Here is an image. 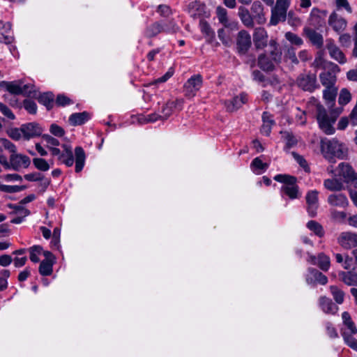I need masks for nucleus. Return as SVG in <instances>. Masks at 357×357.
I'll return each instance as SVG.
<instances>
[{
  "instance_id": "f257e3e1",
  "label": "nucleus",
  "mask_w": 357,
  "mask_h": 357,
  "mask_svg": "<svg viewBox=\"0 0 357 357\" xmlns=\"http://www.w3.org/2000/svg\"><path fill=\"white\" fill-rule=\"evenodd\" d=\"M310 103L314 106L316 118L321 130L326 135L333 134L335 132L333 124L338 115L342 112V109H339L337 112L331 111L328 113L325 107L314 98H312Z\"/></svg>"
},
{
  "instance_id": "f03ea898",
  "label": "nucleus",
  "mask_w": 357,
  "mask_h": 357,
  "mask_svg": "<svg viewBox=\"0 0 357 357\" xmlns=\"http://www.w3.org/2000/svg\"><path fill=\"white\" fill-rule=\"evenodd\" d=\"M321 151L326 158L332 161L334 158H344L347 149L343 144L335 138L331 139L324 138L321 140Z\"/></svg>"
},
{
  "instance_id": "7ed1b4c3",
  "label": "nucleus",
  "mask_w": 357,
  "mask_h": 357,
  "mask_svg": "<svg viewBox=\"0 0 357 357\" xmlns=\"http://www.w3.org/2000/svg\"><path fill=\"white\" fill-rule=\"evenodd\" d=\"M273 178L275 181L283 183L280 188L282 196L286 195L290 199H299L301 197V192L296 183V177L288 174H277Z\"/></svg>"
},
{
  "instance_id": "20e7f679",
  "label": "nucleus",
  "mask_w": 357,
  "mask_h": 357,
  "mask_svg": "<svg viewBox=\"0 0 357 357\" xmlns=\"http://www.w3.org/2000/svg\"><path fill=\"white\" fill-rule=\"evenodd\" d=\"M296 84L303 91L310 93L320 88L317 75L310 72L300 74L296 78Z\"/></svg>"
},
{
  "instance_id": "39448f33",
  "label": "nucleus",
  "mask_w": 357,
  "mask_h": 357,
  "mask_svg": "<svg viewBox=\"0 0 357 357\" xmlns=\"http://www.w3.org/2000/svg\"><path fill=\"white\" fill-rule=\"evenodd\" d=\"M340 71V67L337 64L331 62L324 68V71L319 74L321 84L325 87L335 86L337 81V74Z\"/></svg>"
},
{
  "instance_id": "423d86ee",
  "label": "nucleus",
  "mask_w": 357,
  "mask_h": 357,
  "mask_svg": "<svg viewBox=\"0 0 357 357\" xmlns=\"http://www.w3.org/2000/svg\"><path fill=\"white\" fill-rule=\"evenodd\" d=\"M290 5V0H276L275 7L272 9L270 23L277 25L280 22L285 21L287 11Z\"/></svg>"
},
{
  "instance_id": "0eeeda50",
  "label": "nucleus",
  "mask_w": 357,
  "mask_h": 357,
  "mask_svg": "<svg viewBox=\"0 0 357 357\" xmlns=\"http://www.w3.org/2000/svg\"><path fill=\"white\" fill-rule=\"evenodd\" d=\"M203 77L200 74H195L191 76L183 85V93L186 98L195 97L202 88Z\"/></svg>"
},
{
  "instance_id": "6e6552de",
  "label": "nucleus",
  "mask_w": 357,
  "mask_h": 357,
  "mask_svg": "<svg viewBox=\"0 0 357 357\" xmlns=\"http://www.w3.org/2000/svg\"><path fill=\"white\" fill-rule=\"evenodd\" d=\"M30 164L31 160L27 155L15 153L10 155L8 167H6V169H12L15 171H19L22 168H27Z\"/></svg>"
},
{
  "instance_id": "1a4fd4ad",
  "label": "nucleus",
  "mask_w": 357,
  "mask_h": 357,
  "mask_svg": "<svg viewBox=\"0 0 357 357\" xmlns=\"http://www.w3.org/2000/svg\"><path fill=\"white\" fill-rule=\"evenodd\" d=\"M251 37L248 31L242 30L238 32L236 38V51L240 56H244L251 47Z\"/></svg>"
},
{
  "instance_id": "9d476101",
  "label": "nucleus",
  "mask_w": 357,
  "mask_h": 357,
  "mask_svg": "<svg viewBox=\"0 0 357 357\" xmlns=\"http://www.w3.org/2000/svg\"><path fill=\"white\" fill-rule=\"evenodd\" d=\"M328 23L337 33H342L347 25V20L335 11L330 15Z\"/></svg>"
},
{
  "instance_id": "9b49d317",
  "label": "nucleus",
  "mask_w": 357,
  "mask_h": 357,
  "mask_svg": "<svg viewBox=\"0 0 357 357\" xmlns=\"http://www.w3.org/2000/svg\"><path fill=\"white\" fill-rule=\"evenodd\" d=\"M318 191L316 190L307 192L305 199L307 204V213L310 216L314 217L317 215L319 207L318 204Z\"/></svg>"
},
{
  "instance_id": "f8f14e48",
  "label": "nucleus",
  "mask_w": 357,
  "mask_h": 357,
  "mask_svg": "<svg viewBox=\"0 0 357 357\" xmlns=\"http://www.w3.org/2000/svg\"><path fill=\"white\" fill-rule=\"evenodd\" d=\"M326 48L328 50V53L332 59L336 60L341 64H344L347 62L345 55L335 44L333 40L328 39L326 40Z\"/></svg>"
},
{
  "instance_id": "ddd939ff",
  "label": "nucleus",
  "mask_w": 357,
  "mask_h": 357,
  "mask_svg": "<svg viewBox=\"0 0 357 357\" xmlns=\"http://www.w3.org/2000/svg\"><path fill=\"white\" fill-rule=\"evenodd\" d=\"M21 126L23 137L27 140L40 135L43 132L42 128L36 123H29Z\"/></svg>"
},
{
  "instance_id": "4468645a",
  "label": "nucleus",
  "mask_w": 357,
  "mask_h": 357,
  "mask_svg": "<svg viewBox=\"0 0 357 357\" xmlns=\"http://www.w3.org/2000/svg\"><path fill=\"white\" fill-rule=\"evenodd\" d=\"M337 242L345 249L357 247V234L351 232H342L338 237Z\"/></svg>"
},
{
  "instance_id": "2eb2a0df",
  "label": "nucleus",
  "mask_w": 357,
  "mask_h": 357,
  "mask_svg": "<svg viewBox=\"0 0 357 357\" xmlns=\"http://www.w3.org/2000/svg\"><path fill=\"white\" fill-rule=\"evenodd\" d=\"M253 41L257 49H263L267 45L268 34L261 27L256 28L253 34Z\"/></svg>"
},
{
  "instance_id": "dca6fc26",
  "label": "nucleus",
  "mask_w": 357,
  "mask_h": 357,
  "mask_svg": "<svg viewBox=\"0 0 357 357\" xmlns=\"http://www.w3.org/2000/svg\"><path fill=\"white\" fill-rule=\"evenodd\" d=\"M309 273L306 276V282L308 284H315L316 282L324 285L328 282L327 277L322 273L315 268H309Z\"/></svg>"
},
{
  "instance_id": "f3484780",
  "label": "nucleus",
  "mask_w": 357,
  "mask_h": 357,
  "mask_svg": "<svg viewBox=\"0 0 357 357\" xmlns=\"http://www.w3.org/2000/svg\"><path fill=\"white\" fill-rule=\"evenodd\" d=\"M303 32L314 46L318 49L322 48L324 45V38L320 33L309 27L304 28Z\"/></svg>"
},
{
  "instance_id": "a211bd4d",
  "label": "nucleus",
  "mask_w": 357,
  "mask_h": 357,
  "mask_svg": "<svg viewBox=\"0 0 357 357\" xmlns=\"http://www.w3.org/2000/svg\"><path fill=\"white\" fill-rule=\"evenodd\" d=\"M205 9V5L199 1H192L188 6V13L193 19L203 17L206 13Z\"/></svg>"
},
{
  "instance_id": "6ab92c4d",
  "label": "nucleus",
  "mask_w": 357,
  "mask_h": 357,
  "mask_svg": "<svg viewBox=\"0 0 357 357\" xmlns=\"http://www.w3.org/2000/svg\"><path fill=\"white\" fill-rule=\"evenodd\" d=\"M248 101V96L245 93H241L239 96L233 98L231 100L225 102V107L228 112H232L240 107Z\"/></svg>"
},
{
  "instance_id": "aec40b11",
  "label": "nucleus",
  "mask_w": 357,
  "mask_h": 357,
  "mask_svg": "<svg viewBox=\"0 0 357 357\" xmlns=\"http://www.w3.org/2000/svg\"><path fill=\"white\" fill-rule=\"evenodd\" d=\"M343 327L341 329V334L345 332L349 334H356L357 328L355 323L352 321L350 314L348 312H344L342 314Z\"/></svg>"
},
{
  "instance_id": "412c9836",
  "label": "nucleus",
  "mask_w": 357,
  "mask_h": 357,
  "mask_svg": "<svg viewBox=\"0 0 357 357\" xmlns=\"http://www.w3.org/2000/svg\"><path fill=\"white\" fill-rule=\"evenodd\" d=\"M327 202L331 206L345 208L348 206L349 202L345 195L342 193H333L328 197Z\"/></svg>"
},
{
  "instance_id": "4be33fe9",
  "label": "nucleus",
  "mask_w": 357,
  "mask_h": 357,
  "mask_svg": "<svg viewBox=\"0 0 357 357\" xmlns=\"http://www.w3.org/2000/svg\"><path fill=\"white\" fill-rule=\"evenodd\" d=\"M339 277L347 285L357 286V266L349 271H340Z\"/></svg>"
},
{
  "instance_id": "5701e85b",
  "label": "nucleus",
  "mask_w": 357,
  "mask_h": 357,
  "mask_svg": "<svg viewBox=\"0 0 357 357\" xmlns=\"http://www.w3.org/2000/svg\"><path fill=\"white\" fill-rule=\"evenodd\" d=\"M339 176L343 178L346 183H350L356 172L353 167L348 163L341 162L338 165Z\"/></svg>"
},
{
  "instance_id": "b1692460",
  "label": "nucleus",
  "mask_w": 357,
  "mask_h": 357,
  "mask_svg": "<svg viewBox=\"0 0 357 357\" xmlns=\"http://www.w3.org/2000/svg\"><path fill=\"white\" fill-rule=\"evenodd\" d=\"M277 61H273L267 54H261L258 57V66L264 71H273Z\"/></svg>"
},
{
  "instance_id": "393cba45",
  "label": "nucleus",
  "mask_w": 357,
  "mask_h": 357,
  "mask_svg": "<svg viewBox=\"0 0 357 357\" xmlns=\"http://www.w3.org/2000/svg\"><path fill=\"white\" fill-rule=\"evenodd\" d=\"M251 11L254 20H255L258 24H261L266 22L264 13V7L260 1H256L253 2L251 7Z\"/></svg>"
},
{
  "instance_id": "a878e982",
  "label": "nucleus",
  "mask_w": 357,
  "mask_h": 357,
  "mask_svg": "<svg viewBox=\"0 0 357 357\" xmlns=\"http://www.w3.org/2000/svg\"><path fill=\"white\" fill-rule=\"evenodd\" d=\"M264 54H267L273 61L280 63L282 59V51L275 40H271L269 42L268 50Z\"/></svg>"
},
{
  "instance_id": "bb28decb",
  "label": "nucleus",
  "mask_w": 357,
  "mask_h": 357,
  "mask_svg": "<svg viewBox=\"0 0 357 357\" xmlns=\"http://www.w3.org/2000/svg\"><path fill=\"white\" fill-rule=\"evenodd\" d=\"M311 262L313 264H317L322 271H327L331 265V260L329 257L326 255L324 253H320L317 257L314 256H310Z\"/></svg>"
},
{
  "instance_id": "cd10ccee",
  "label": "nucleus",
  "mask_w": 357,
  "mask_h": 357,
  "mask_svg": "<svg viewBox=\"0 0 357 357\" xmlns=\"http://www.w3.org/2000/svg\"><path fill=\"white\" fill-rule=\"evenodd\" d=\"M319 305L325 313L333 314L338 310V307L336 304H335L331 299L326 296H321L319 298Z\"/></svg>"
},
{
  "instance_id": "c85d7f7f",
  "label": "nucleus",
  "mask_w": 357,
  "mask_h": 357,
  "mask_svg": "<svg viewBox=\"0 0 357 357\" xmlns=\"http://www.w3.org/2000/svg\"><path fill=\"white\" fill-rule=\"evenodd\" d=\"M63 151L61 153L58 160L67 167H71L74 163V157L70 146L66 144L62 146Z\"/></svg>"
},
{
  "instance_id": "c756f323",
  "label": "nucleus",
  "mask_w": 357,
  "mask_h": 357,
  "mask_svg": "<svg viewBox=\"0 0 357 357\" xmlns=\"http://www.w3.org/2000/svg\"><path fill=\"white\" fill-rule=\"evenodd\" d=\"M90 119V115L87 112L72 114L68 119L71 126H81L85 123Z\"/></svg>"
},
{
  "instance_id": "7c9ffc66",
  "label": "nucleus",
  "mask_w": 357,
  "mask_h": 357,
  "mask_svg": "<svg viewBox=\"0 0 357 357\" xmlns=\"http://www.w3.org/2000/svg\"><path fill=\"white\" fill-rule=\"evenodd\" d=\"M238 17H240L242 23L248 28H252L255 25L254 18L250 14L249 10L243 7L240 6L238 8Z\"/></svg>"
},
{
  "instance_id": "2f4dec72",
  "label": "nucleus",
  "mask_w": 357,
  "mask_h": 357,
  "mask_svg": "<svg viewBox=\"0 0 357 357\" xmlns=\"http://www.w3.org/2000/svg\"><path fill=\"white\" fill-rule=\"evenodd\" d=\"M75 172H80L84 166L86 155L84 149L81 146H77L75 149Z\"/></svg>"
},
{
  "instance_id": "473e14b6",
  "label": "nucleus",
  "mask_w": 357,
  "mask_h": 357,
  "mask_svg": "<svg viewBox=\"0 0 357 357\" xmlns=\"http://www.w3.org/2000/svg\"><path fill=\"white\" fill-rule=\"evenodd\" d=\"M38 102L45 106L47 110H50L54 102V95L52 92H46L38 97Z\"/></svg>"
},
{
  "instance_id": "72a5a7b5",
  "label": "nucleus",
  "mask_w": 357,
  "mask_h": 357,
  "mask_svg": "<svg viewBox=\"0 0 357 357\" xmlns=\"http://www.w3.org/2000/svg\"><path fill=\"white\" fill-rule=\"evenodd\" d=\"M280 134L282 135L283 139L285 141V151L289 150L297 144V139L291 132L281 131Z\"/></svg>"
},
{
  "instance_id": "f704fd0d",
  "label": "nucleus",
  "mask_w": 357,
  "mask_h": 357,
  "mask_svg": "<svg viewBox=\"0 0 357 357\" xmlns=\"http://www.w3.org/2000/svg\"><path fill=\"white\" fill-rule=\"evenodd\" d=\"M324 186L330 191H341L344 188L342 183L337 178L325 179Z\"/></svg>"
},
{
  "instance_id": "c9c22d12",
  "label": "nucleus",
  "mask_w": 357,
  "mask_h": 357,
  "mask_svg": "<svg viewBox=\"0 0 357 357\" xmlns=\"http://www.w3.org/2000/svg\"><path fill=\"white\" fill-rule=\"evenodd\" d=\"M0 86H5L6 90L13 95H22V91L21 85L16 82H0Z\"/></svg>"
},
{
  "instance_id": "e433bc0d",
  "label": "nucleus",
  "mask_w": 357,
  "mask_h": 357,
  "mask_svg": "<svg viewBox=\"0 0 357 357\" xmlns=\"http://www.w3.org/2000/svg\"><path fill=\"white\" fill-rule=\"evenodd\" d=\"M161 32H162V22H155L146 28L145 34L148 38H153Z\"/></svg>"
},
{
  "instance_id": "4c0bfd02",
  "label": "nucleus",
  "mask_w": 357,
  "mask_h": 357,
  "mask_svg": "<svg viewBox=\"0 0 357 357\" xmlns=\"http://www.w3.org/2000/svg\"><path fill=\"white\" fill-rule=\"evenodd\" d=\"M337 93V89L335 86H327L323 91V97L328 104H331L335 102Z\"/></svg>"
},
{
  "instance_id": "58836bf2",
  "label": "nucleus",
  "mask_w": 357,
  "mask_h": 357,
  "mask_svg": "<svg viewBox=\"0 0 357 357\" xmlns=\"http://www.w3.org/2000/svg\"><path fill=\"white\" fill-rule=\"evenodd\" d=\"M176 103L174 101H168L162 107L161 113L162 120L167 119L172 114L174 108L176 107Z\"/></svg>"
},
{
  "instance_id": "ea45409f",
  "label": "nucleus",
  "mask_w": 357,
  "mask_h": 357,
  "mask_svg": "<svg viewBox=\"0 0 357 357\" xmlns=\"http://www.w3.org/2000/svg\"><path fill=\"white\" fill-rule=\"evenodd\" d=\"M307 227L314 233L319 237H322L324 235V230L323 227L317 221L310 220L307 223Z\"/></svg>"
},
{
  "instance_id": "a19ab883",
  "label": "nucleus",
  "mask_w": 357,
  "mask_h": 357,
  "mask_svg": "<svg viewBox=\"0 0 357 357\" xmlns=\"http://www.w3.org/2000/svg\"><path fill=\"white\" fill-rule=\"evenodd\" d=\"M161 22L162 24V32L167 33H176L180 31L179 26L174 20Z\"/></svg>"
},
{
  "instance_id": "79ce46f5",
  "label": "nucleus",
  "mask_w": 357,
  "mask_h": 357,
  "mask_svg": "<svg viewBox=\"0 0 357 357\" xmlns=\"http://www.w3.org/2000/svg\"><path fill=\"white\" fill-rule=\"evenodd\" d=\"M330 290L335 302L337 304H342L344 299V291L337 286H331Z\"/></svg>"
},
{
  "instance_id": "37998d69",
  "label": "nucleus",
  "mask_w": 357,
  "mask_h": 357,
  "mask_svg": "<svg viewBox=\"0 0 357 357\" xmlns=\"http://www.w3.org/2000/svg\"><path fill=\"white\" fill-rule=\"evenodd\" d=\"M54 263L48 262L47 261H42L39 266V273L41 275L47 276L50 275L53 271Z\"/></svg>"
},
{
  "instance_id": "c03bdc74",
  "label": "nucleus",
  "mask_w": 357,
  "mask_h": 357,
  "mask_svg": "<svg viewBox=\"0 0 357 357\" xmlns=\"http://www.w3.org/2000/svg\"><path fill=\"white\" fill-rule=\"evenodd\" d=\"M251 167H254L255 172L257 174H261L262 172H264L268 167V164L264 163L259 158H255L252 163Z\"/></svg>"
},
{
  "instance_id": "a18cd8bd",
  "label": "nucleus",
  "mask_w": 357,
  "mask_h": 357,
  "mask_svg": "<svg viewBox=\"0 0 357 357\" xmlns=\"http://www.w3.org/2000/svg\"><path fill=\"white\" fill-rule=\"evenodd\" d=\"M33 164L37 169L41 172H47L50 168L49 163L41 158H34L33 159Z\"/></svg>"
},
{
  "instance_id": "49530a36",
  "label": "nucleus",
  "mask_w": 357,
  "mask_h": 357,
  "mask_svg": "<svg viewBox=\"0 0 357 357\" xmlns=\"http://www.w3.org/2000/svg\"><path fill=\"white\" fill-rule=\"evenodd\" d=\"M216 14L219 22L221 24H222L225 26H227L229 24V20L227 18V10L222 6H218L216 8Z\"/></svg>"
},
{
  "instance_id": "de8ad7c7",
  "label": "nucleus",
  "mask_w": 357,
  "mask_h": 357,
  "mask_svg": "<svg viewBox=\"0 0 357 357\" xmlns=\"http://www.w3.org/2000/svg\"><path fill=\"white\" fill-rule=\"evenodd\" d=\"M351 100V94L349 91V90L346 88L341 89L339 98L338 102L341 105H345L349 103Z\"/></svg>"
},
{
  "instance_id": "09e8293b",
  "label": "nucleus",
  "mask_w": 357,
  "mask_h": 357,
  "mask_svg": "<svg viewBox=\"0 0 357 357\" xmlns=\"http://www.w3.org/2000/svg\"><path fill=\"white\" fill-rule=\"evenodd\" d=\"M10 28H11V25L8 22L4 25V29H5L6 33L7 34H5L3 32H0V42L1 43H5V44H10L13 42V38L8 32V31L10 30Z\"/></svg>"
},
{
  "instance_id": "8fccbe9b",
  "label": "nucleus",
  "mask_w": 357,
  "mask_h": 357,
  "mask_svg": "<svg viewBox=\"0 0 357 357\" xmlns=\"http://www.w3.org/2000/svg\"><path fill=\"white\" fill-rule=\"evenodd\" d=\"M26 187L25 185H1L0 190L8 193H14L21 192L25 190Z\"/></svg>"
},
{
  "instance_id": "3c124183",
  "label": "nucleus",
  "mask_w": 357,
  "mask_h": 357,
  "mask_svg": "<svg viewBox=\"0 0 357 357\" xmlns=\"http://www.w3.org/2000/svg\"><path fill=\"white\" fill-rule=\"evenodd\" d=\"M43 251V248L40 245H33L29 248L30 252V259L34 263L39 261V257H38Z\"/></svg>"
},
{
  "instance_id": "603ef678",
  "label": "nucleus",
  "mask_w": 357,
  "mask_h": 357,
  "mask_svg": "<svg viewBox=\"0 0 357 357\" xmlns=\"http://www.w3.org/2000/svg\"><path fill=\"white\" fill-rule=\"evenodd\" d=\"M354 334H349L347 333H344L343 339L345 342V343L351 349H354L355 351H357V340H356L353 335Z\"/></svg>"
},
{
  "instance_id": "864d4df0",
  "label": "nucleus",
  "mask_w": 357,
  "mask_h": 357,
  "mask_svg": "<svg viewBox=\"0 0 357 357\" xmlns=\"http://www.w3.org/2000/svg\"><path fill=\"white\" fill-rule=\"evenodd\" d=\"M22 91V95L27 97L35 98L36 96V91L35 90V86L33 84H24L21 86Z\"/></svg>"
},
{
  "instance_id": "5fc2aeb1",
  "label": "nucleus",
  "mask_w": 357,
  "mask_h": 357,
  "mask_svg": "<svg viewBox=\"0 0 357 357\" xmlns=\"http://www.w3.org/2000/svg\"><path fill=\"white\" fill-rule=\"evenodd\" d=\"M285 38L291 43L297 46H301L303 43L302 38L292 32H287Z\"/></svg>"
},
{
  "instance_id": "6e6d98bb",
  "label": "nucleus",
  "mask_w": 357,
  "mask_h": 357,
  "mask_svg": "<svg viewBox=\"0 0 357 357\" xmlns=\"http://www.w3.org/2000/svg\"><path fill=\"white\" fill-rule=\"evenodd\" d=\"M24 109L31 114H35L37 112V105L36 102L31 100L26 99L23 102Z\"/></svg>"
},
{
  "instance_id": "4d7b16f0",
  "label": "nucleus",
  "mask_w": 357,
  "mask_h": 357,
  "mask_svg": "<svg viewBox=\"0 0 357 357\" xmlns=\"http://www.w3.org/2000/svg\"><path fill=\"white\" fill-rule=\"evenodd\" d=\"M292 155L294 156L296 161L300 165L301 167L304 169L306 172H310V167L307 165L306 160L301 155L298 154L296 152H292Z\"/></svg>"
},
{
  "instance_id": "13d9d810",
  "label": "nucleus",
  "mask_w": 357,
  "mask_h": 357,
  "mask_svg": "<svg viewBox=\"0 0 357 357\" xmlns=\"http://www.w3.org/2000/svg\"><path fill=\"white\" fill-rule=\"evenodd\" d=\"M158 120H162V116L157 113H152L146 116H144L139 119L141 123H153Z\"/></svg>"
},
{
  "instance_id": "bf43d9fd",
  "label": "nucleus",
  "mask_w": 357,
  "mask_h": 357,
  "mask_svg": "<svg viewBox=\"0 0 357 357\" xmlns=\"http://www.w3.org/2000/svg\"><path fill=\"white\" fill-rule=\"evenodd\" d=\"M55 103L58 106L64 107L66 105L73 103L72 100L63 94L57 96Z\"/></svg>"
},
{
  "instance_id": "052dcab7",
  "label": "nucleus",
  "mask_w": 357,
  "mask_h": 357,
  "mask_svg": "<svg viewBox=\"0 0 357 357\" xmlns=\"http://www.w3.org/2000/svg\"><path fill=\"white\" fill-rule=\"evenodd\" d=\"M8 136L14 140H19L22 137V126L20 128H11L7 132Z\"/></svg>"
},
{
  "instance_id": "680f3d73",
  "label": "nucleus",
  "mask_w": 357,
  "mask_h": 357,
  "mask_svg": "<svg viewBox=\"0 0 357 357\" xmlns=\"http://www.w3.org/2000/svg\"><path fill=\"white\" fill-rule=\"evenodd\" d=\"M156 11L164 17H168L172 15V10L170 7L165 4L158 6Z\"/></svg>"
},
{
  "instance_id": "e2e57ef3",
  "label": "nucleus",
  "mask_w": 357,
  "mask_h": 357,
  "mask_svg": "<svg viewBox=\"0 0 357 357\" xmlns=\"http://www.w3.org/2000/svg\"><path fill=\"white\" fill-rule=\"evenodd\" d=\"M44 175L39 172H33L24 175V178L28 181H40L43 180Z\"/></svg>"
},
{
  "instance_id": "0e129e2a",
  "label": "nucleus",
  "mask_w": 357,
  "mask_h": 357,
  "mask_svg": "<svg viewBox=\"0 0 357 357\" xmlns=\"http://www.w3.org/2000/svg\"><path fill=\"white\" fill-rule=\"evenodd\" d=\"M0 142H1L2 146L7 150H8L12 154H14L16 153V146L15 145L12 143L10 141L6 138H1L0 139Z\"/></svg>"
},
{
  "instance_id": "69168bd1",
  "label": "nucleus",
  "mask_w": 357,
  "mask_h": 357,
  "mask_svg": "<svg viewBox=\"0 0 357 357\" xmlns=\"http://www.w3.org/2000/svg\"><path fill=\"white\" fill-rule=\"evenodd\" d=\"M50 132L56 137H63L65 134L64 130L56 124H52L50 126Z\"/></svg>"
},
{
  "instance_id": "338daca9",
  "label": "nucleus",
  "mask_w": 357,
  "mask_h": 357,
  "mask_svg": "<svg viewBox=\"0 0 357 357\" xmlns=\"http://www.w3.org/2000/svg\"><path fill=\"white\" fill-rule=\"evenodd\" d=\"M0 112L9 119L13 120L15 118L12 111L2 102H0Z\"/></svg>"
},
{
  "instance_id": "774afa93",
  "label": "nucleus",
  "mask_w": 357,
  "mask_h": 357,
  "mask_svg": "<svg viewBox=\"0 0 357 357\" xmlns=\"http://www.w3.org/2000/svg\"><path fill=\"white\" fill-rule=\"evenodd\" d=\"M43 139L47 142V147L50 149V147L57 146L59 145V142L57 139L52 137L49 135H44L43 136Z\"/></svg>"
}]
</instances>
